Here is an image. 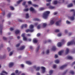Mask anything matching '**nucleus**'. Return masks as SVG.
<instances>
[{
    "mask_svg": "<svg viewBox=\"0 0 75 75\" xmlns=\"http://www.w3.org/2000/svg\"><path fill=\"white\" fill-rule=\"evenodd\" d=\"M50 13V12L46 11L43 14V17L45 19H47L48 18L49 14Z\"/></svg>",
    "mask_w": 75,
    "mask_h": 75,
    "instance_id": "1",
    "label": "nucleus"
},
{
    "mask_svg": "<svg viewBox=\"0 0 75 75\" xmlns=\"http://www.w3.org/2000/svg\"><path fill=\"white\" fill-rule=\"evenodd\" d=\"M72 44H74V45H75V42L74 40H72L71 42H68L67 44V46H69V45H72Z\"/></svg>",
    "mask_w": 75,
    "mask_h": 75,
    "instance_id": "2",
    "label": "nucleus"
},
{
    "mask_svg": "<svg viewBox=\"0 0 75 75\" xmlns=\"http://www.w3.org/2000/svg\"><path fill=\"white\" fill-rule=\"evenodd\" d=\"M21 35L22 37H23V40H24V41H27V39L26 37L25 36V34L23 33Z\"/></svg>",
    "mask_w": 75,
    "mask_h": 75,
    "instance_id": "3",
    "label": "nucleus"
},
{
    "mask_svg": "<svg viewBox=\"0 0 75 75\" xmlns=\"http://www.w3.org/2000/svg\"><path fill=\"white\" fill-rule=\"evenodd\" d=\"M0 28L1 30H0V34L1 35L2 34V29H3V25H1L0 24Z\"/></svg>",
    "mask_w": 75,
    "mask_h": 75,
    "instance_id": "4",
    "label": "nucleus"
},
{
    "mask_svg": "<svg viewBox=\"0 0 75 75\" xmlns=\"http://www.w3.org/2000/svg\"><path fill=\"white\" fill-rule=\"evenodd\" d=\"M61 20H60L58 21H57L56 23V24L57 25H59L61 24Z\"/></svg>",
    "mask_w": 75,
    "mask_h": 75,
    "instance_id": "5",
    "label": "nucleus"
},
{
    "mask_svg": "<svg viewBox=\"0 0 75 75\" xmlns=\"http://www.w3.org/2000/svg\"><path fill=\"white\" fill-rule=\"evenodd\" d=\"M25 31L26 33H28V32L32 33V32H33V30H30V29H27L25 30Z\"/></svg>",
    "mask_w": 75,
    "mask_h": 75,
    "instance_id": "6",
    "label": "nucleus"
},
{
    "mask_svg": "<svg viewBox=\"0 0 75 75\" xmlns=\"http://www.w3.org/2000/svg\"><path fill=\"white\" fill-rule=\"evenodd\" d=\"M41 69L42 70V73H44L45 72V68L44 67H41Z\"/></svg>",
    "mask_w": 75,
    "mask_h": 75,
    "instance_id": "7",
    "label": "nucleus"
},
{
    "mask_svg": "<svg viewBox=\"0 0 75 75\" xmlns=\"http://www.w3.org/2000/svg\"><path fill=\"white\" fill-rule=\"evenodd\" d=\"M67 64L64 65L60 67V69H64V68L66 67H67Z\"/></svg>",
    "mask_w": 75,
    "mask_h": 75,
    "instance_id": "8",
    "label": "nucleus"
},
{
    "mask_svg": "<svg viewBox=\"0 0 75 75\" xmlns=\"http://www.w3.org/2000/svg\"><path fill=\"white\" fill-rule=\"evenodd\" d=\"M33 28H34V26L32 25H30V30H33V32L34 31V29H33Z\"/></svg>",
    "mask_w": 75,
    "mask_h": 75,
    "instance_id": "9",
    "label": "nucleus"
},
{
    "mask_svg": "<svg viewBox=\"0 0 75 75\" xmlns=\"http://www.w3.org/2000/svg\"><path fill=\"white\" fill-rule=\"evenodd\" d=\"M14 65V63L13 62L10 63L9 64V68H11Z\"/></svg>",
    "mask_w": 75,
    "mask_h": 75,
    "instance_id": "10",
    "label": "nucleus"
},
{
    "mask_svg": "<svg viewBox=\"0 0 75 75\" xmlns=\"http://www.w3.org/2000/svg\"><path fill=\"white\" fill-rule=\"evenodd\" d=\"M73 6V4L71 3L67 5V7H71Z\"/></svg>",
    "mask_w": 75,
    "mask_h": 75,
    "instance_id": "11",
    "label": "nucleus"
},
{
    "mask_svg": "<svg viewBox=\"0 0 75 75\" xmlns=\"http://www.w3.org/2000/svg\"><path fill=\"white\" fill-rule=\"evenodd\" d=\"M15 33L16 34H19L20 33V30H16L15 31Z\"/></svg>",
    "mask_w": 75,
    "mask_h": 75,
    "instance_id": "12",
    "label": "nucleus"
},
{
    "mask_svg": "<svg viewBox=\"0 0 75 75\" xmlns=\"http://www.w3.org/2000/svg\"><path fill=\"white\" fill-rule=\"evenodd\" d=\"M72 11H73V16H75V11L74 9H71L70 11V12H72Z\"/></svg>",
    "mask_w": 75,
    "mask_h": 75,
    "instance_id": "13",
    "label": "nucleus"
},
{
    "mask_svg": "<svg viewBox=\"0 0 75 75\" xmlns=\"http://www.w3.org/2000/svg\"><path fill=\"white\" fill-rule=\"evenodd\" d=\"M25 48V46H22L20 48V50H24V49Z\"/></svg>",
    "mask_w": 75,
    "mask_h": 75,
    "instance_id": "14",
    "label": "nucleus"
},
{
    "mask_svg": "<svg viewBox=\"0 0 75 75\" xmlns=\"http://www.w3.org/2000/svg\"><path fill=\"white\" fill-rule=\"evenodd\" d=\"M30 11H33L34 12L35 11V10H34V8L32 7H31L30 8Z\"/></svg>",
    "mask_w": 75,
    "mask_h": 75,
    "instance_id": "15",
    "label": "nucleus"
},
{
    "mask_svg": "<svg viewBox=\"0 0 75 75\" xmlns=\"http://www.w3.org/2000/svg\"><path fill=\"white\" fill-rule=\"evenodd\" d=\"M54 22H55L54 21V20H51L50 22V24L51 25H52V24H54Z\"/></svg>",
    "mask_w": 75,
    "mask_h": 75,
    "instance_id": "16",
    "label": "nucleus"
},
{
    "mask_svg": "<svg viewBox=\"0 0 75 75\" xmlns=\"http://www.w3.org/2000/svg\"><path fill=\"white\" fill-rule=\"evenodd\" d=\"M64 52V50H62L58 52L59 55H61V54H62V53Z\"/></svg>",
    "mask_w": 75,
    "mask_h": 75,
    "instance_id": "17",
    "label": "nucleus"
},
{
    "mask_svg": "<svg viewBox=\"0 0 75 75\" xmlns=\"http://www.w3.org/2000/svg\"><path fill=\"white\" fill-rule=\"evenodd\" d=\"M62 45L61 44V42H59L58 43L57 46L59 47H61Z\"/></svg>",
    "mask_w": 75,
    "mask_h": 75,
    "instance_id": "18",
    "label": "nucleus"
},
{
    "mask_svg": "<svg viewBox=\"0 0 75 75\" xmlns=\"http://www.w3.org/2000/svg\"><path fill=\"white\" fill-rule=\"evenodd\" d=\"M69 50L68 48H67L66 50V54H68L69 52Z\"/></svg>",
    "mask_w": 75,
    "mask_h": 75,
    "instance_id": "19",
    "label": "nucleus"
},
{
    "mask_svg": "<svg viewBox=\"0 0 75 75\" xmlns=\"http://www.w3.org/2000/svg\"><path fill=\"white\" fill-rule=\"evenodd\" d=\"M26 64H28V65H31L32 64V63L31 62L29 61H27L26 62Z\"/></svg>",
    "mask_w": 75,
    "mask_h": 75,
    "instance_id": "20",
    "label": "nucleus"
},
{
    "mask_svg": "<svg viewBox=\"0 0 75 75\" xmlns=\"http://www.w3.org/2000/svg\"><path fill=\"white\" fill-rule=\"evenodd\" d=\"M64 0H59L58 2V3H64Z\"/></svg>",
    "mask_w": 75,
    "mask_h": 75,
    "instance_id": "21",
    "label": "nucleus"
},
{
    "mask_svg": "<svg viewBox=\"0 0 75 75\" xmlns=\"http://www.w3.org/2000/svg\"><path fill=\"white\" fill-rule=\"evenodd\" d=\"M33 42L34 43H37V42L38 41H37V40L36 39H34L33 40Z\"/></svg>",
    "mask_w": 75,
    "mask_h": 75,
    "instance_id": "22",
    "label": "nucleus"
},
{
    "mask_svg": "<svg viewBox=\"0 0 75 75\" xmlns=\"http://www.w3.org/2000/svg\"><path fill=\"white\" fill-rule=\"evenodd\" d=\"M35 21H40V19L38 18H35L34 19Z\"/></svg>",
    "mask_w": 75,
    "mask_h": 75,
    "instance_id": "23",
    "label": "nucleus"
},
{
    "mask_svg": "<svg viewBox=\"0 0 75 75\" xmlns=\"http://www.w3.org/2000/svg\"><path fill=\"white\" fill-rule=\"evenodd\" d=\"M57 48L55 46H53L52 48V50L53 51H55L56 50Z\"/></svg>",
    "mask_w": 75,
    "mask_h": 75,
    "instance_id": "24",
    "label": "nucleus"
},
{
    "mask_svg": "<svg viewBox=\"0 0 75 75\" xmlns=\"http://www.w3.org/2000/svg\"><path fill=\"white\" fill-rule=\"evenodd\" d=\"M67 58L69 59H73V58H72V57L70 56H68Z\"/></svg>",
    "mask_w": 75,
    "mask_h": 75,
    "instance_id": "25",
    "label": "nucleus"
},
{
    "mask_svg": "<svg viewBox=\"0 0 75 75\" xmlns=\"http://www.w3.org/2000/svg\"><path fill=\"white\" fill-rule=\"evenodd\" d=\"M74 16H74V15H73V16H71L70 18L71 20H74Z\"/></svg>",
    "mask_w": 75,
    "mask_h": 75,
    "instance_id": "26",
    "label": "nucleus"
},
{
    "mask_svg": "<svg viewBox=\"0 0 75 75\" xmlns=\"http://www.w3.org/2000/svg\"><path fill=\"white\" fill-rule=\"evenodd\" d=\"M23 1V0H19L17 2V4H18L19 3H20L21 2V1Z\"/></svg>",
    "mask_w": 75,
    "mask_h": 75,
    "instance_id": "27",
    "label": "nucleus"
},
{
    "mask_svg": "<svg viewBox=\"0 0 75 75\" xmlns=\"http://www.w3.org/2000/svg\"><path fill=\"white\" fill-rule=\"evenodd\" d=\"M53 70H50V71H49V74L50 75H51V74H52V73H53Z\"/></svg>",
    "mask_w": 75,
    "mask_h": 75,
    "instance_id": "28",
    "label": "nucleus"
},
{
    "mask_svg": "<svg viewBox=\"0 0 75 75\" xmlns=\"http://www.w3.org/2000/svg\"><path fill=\"white\" fill-rule=\"evenodd\" d=\"M55 62L56 64H58V63H59V61L58 60H56L55 61Z\"/></svg>",
    "mask_w": 75,
    "mask_h": 75,
    "instance_id": "29",
    "label": "nucleus"
},
{
    "mask_svg": "<svg viewBox=\"0 0 75 75\" xmlns=\"http://www.w3.org/2000/svg\"><path fill=\"white\" fill-rule=\"evenodd\" d=\"M11 15V13H9L7 15L8 17L9 18L10 17Z\"/></svg>",
    "mask_w": 75,
    "mask_h": 75,
    "instance_id": "30",
    "label": "nucleus"
},
{
    "mask_svg": "<svg viewBox=\"0 0 75 75\" xmlns=\"http://www.w3.org/2000/svg\"><path fill=\"white\" fill-rule=\"evenodd\" d=\"M39 49H40V46H38L36 50V52H38V51L39 50Z\"/></svg>",
    "mask_w": 75,
    "mask_h": 75,
    "instance_id": "31",
    "label": "nucleus"
},
{
    "mask_svg": "<svg viewBox=\"0 0 75 75\" xmlns=\"http://www.w3.org/2000/svg\"><path fill=\"white\" fill-rule=\"evenodd\" d=\"M46 26H47V23H44L43 24V27H45Z\"/></svg>",
    "mask_w": 75,
    "mask_h": 75,
    "instance_id": "32",
    "label": "nucleus"
},
{
    "mask_svg": "<svg viewBox=\"0 0 75 75\" xmlns=\"http://www.w3.org/2000/svg\"><path fill=\"white\" fill-rule=\"evenodd\" d=\"M26 18H29V16L28 15V13L26 14Z\"/></svg>",
    "mask_w": 75,
    "mask_h": 75,
    "instance_id": "33",
    "label": "nucleus"
},
{
    "mask_svg": "<svg viewBox=\"0 0 75 75\" xmlns=\"http://www.w3.org/2000/svg\"><path fill=\"white\" fill-rule=\"evenodd\" d=\"M49 8L50 9H53V8H54V7H53L52 6H50L49 7Z\"/></svg>",
    "mask_w": 75,
    "mask_h": 75,
    "instance_id": "34",
    "label": "nucleus"
},
{
    "mask_svg": "<svg viewBox=\"0 0 75 75\" xmlns=\"http://www.w3.org/2000/svg\"><path fill=\"white\" fill-rule=\"evenodd\" d=\"M23 11H28V8H25L23 10Z\"/></svg>",
    "mask_w": 75,
    "mask_h": 75,
    "instance_id": "35",
    "label": "nucleus"
},
{
    "mask_svg": "<svg viewBox=\"0 0 75 75\" xmlns=\"http://www.w3.org/2000/svg\"><path fill=\"white\" fill-rule=\"evenodd\" d=\"M58 3V2L57 1H54L53 4H57Z\"/></svg>",
    "mask_w": 75,
    "mask_h": 75,
    "instance_id": "36",
    "label": "nucleus"
},
{
    "mask_svg": "<svg viewBox=\"0 0 75 75\" xmlns=\"http://www.w3.org/2000/svg\"><path fill=\"white\" fill-rule=\"evenodd\" d=\"M40 28H41V25H39L37 26V28L38 29H40Z\"/></svg>",
    "mask_w": 75,
    "mask_h": 75,
    "instance_id": "37",
    "label": "nucleus"
},
{
    "mask_svg": "<svg viewBox=\"0 0 75 75\" xmlns=\"http://www.w3.org/2000/svg\"><path fill=\"white\" fill-rule=\"evenodd\" d=\"M44 10V8H40L39 9L40 11H41V10Z\"/></svg>",
    "mask_w": 75,
    "mask_h": 75,
    "instance_id": "38",
    "label": "nucleus"
},
{
    "mask_svg": "<svg viewBox=\"0 0 75 75\" xmlns=\"http://www.w3.org/2000/svg\"><path fill=\"white\" fill-rule=\"evenodd\" d=\"M55 33H58V32H59V30L58 29H56L55 30Z\"/></svg>",
    "mask_w": 75,
    "mask_h": 75,
    "instance_id": "39",
    "label": "nucleus"
},
{
    "mask_svg": "<svg viewBox=\"0 0 75 75\" xmlns=\"http://www.w3.org/2000/svg\"><path fill=\"white\" fill-rule=\"evenodd\" d=\"M40 67H38L37 68L36 71H39L40 70Z\"/></svg>",
    "mask_w": 75,
    "mask_h": 75,
    "instance_id": "40",
    "label": "nucleus"
},
{
    "mask_svg": "<svg viewBox=\"0 0 75 75\" xmlns=\"http://www.w3.org/2000/svg\"><path fill=\"white\" fill-rule=\"evenodd\" d=\"M33 7H38V6L36 4H33Z\"/></svg>",
    "mask_w": 75,
    "mask_h": 75,
    "instance_id": "41",
    "label": "nucleus"
},
{
    "mask_svg": "<svg viewBox=\"0 0 75 75\" xmlns=\"http://www.w3.org/2000/svg\"><path fill=\"white\" fill-rule=\"evenodd\" d=\"M70 74H71L72 75L74 74V72L73 71H71L70 72Z\"/></svg>",
    "mask_w": 75,
    "mask_h": 75,
    "instance_id": "42",
    "label": "nucleus"
},
{
    "mask_svg": "<svg viewBox=\"0 0 75 75\" xmlns=\"http://www.w3.org/2000/svg\"><path fill=\"white\" fill-rule=\"evenodd\" d=\"M20 45V43H18L16 45V47H19Z\"/></svg>",
    "mask_w": 75,
    "mask_h": 75,
    "instance_id": "43",
    "label": "nucleus"
},
{
    "mask_svg": "<svg viewBox=\"0 0 75 75\" xmlns=\"http://www.w3.org/2000/svg\"><path fill=\"white\" fill-rule=\"evenodd\" d=\"M66 23L68 24H71V22H70L68 21H67Z\"/></svg>",
    "mask_w": 75,
    "mask_h": 75,
    "instance_id": "44",
    "label": "nucleus"
},
{
    "mask_svg": "<svg viewBox=\"0 0 75 75\" xmlns=\"http://www.w3.org/2000/svg\"><path fill=\"white\" fill-rule=\"evenodd\" d=\"M53 68L54 69L55 68H57V66L56 65V64H54L53 65Z\"/></svg>",
    "mask_w": 75,
    "mask_h": 75,
    "instance_id": "45",
    "label": "nucleus"
},
{
    "mask_svg": "<svg viewBox=\"0 0 75 75\" xmlns=\"http://www.w3.org/2000/svg\"><path fill=\"white\" fill-rule=\"evenodd\" d=\"M10 8L11 10H13L14 9V7H12V6H10Z\"/></svg>",
    "mask_w": 75,
    "mask_h": 75,
    "instance_id": "46",
    "label": "nucleus"
},
{
    "mask_svg": "<svg viewBox=\"0 0 75 75\" xmlns=\"http://www.w3.org/2000/svg\"><path fill=\"white\" fill-rule=\"evenodd\" d=\"M46 6H51V3H48L46 4Z\"/></svg>",
    "mask_w": 75,
    "mask_h": 75,
    "instance_id": "47",
    "label": "nucleus"
},
{
    "mask_svg": "<svg viewBox=\"0 0 75 75\" xmlns=\"http://www.w3.org/2000/svg\"><path fill=\"white\" fill-rule=\"evenodd\" d=\"M25 3H26V1H25V2H23L22 3V5L23 6H25Z\"/></svg>",
    "mask_w": 75,
    "mask_h": 75,
    "instance_id": "48",
    "label": "nucleus"
},
{
    "mask_svg": "<svg viewBox=\"0 0 75 75\" xmlns=\"http://www.w3.org/2000/svg\"><path fill=\"white\" fill-rule=\"evenodd\" d=\"M41 35V34L40 33H38L37 35V37H39V36H40Z\"/></svg>",
    "mask_w": 75,
    "mask_h": 75,
    "instance_id": "49",
    "label": "nucleus"
},
{
    "mask_svg": "<svg viewBox=\"0 0 75 75\" xmlns=\"http://www.w3.org/2000/svg\"><path fill=\"white\" fill-rule=\"evenodd\" d=\"M68 70H66V71H65L64 73L63 74V75H65L66 73H67V72Z\"/></svg>",
    "mask_w": 75,
    "mask_h": 75,
    "instance_id": "50",
    "label": "nucleus"
},
{
    "mask_svg": "<svg viewBox=\"0 0 75 75\" xmlns=\"http://www.w3.org/2000/svg\"><path fill=\"white\" fill-rule=\"evenodd\" d=\"M62 35L61 33H59L57 35L58 37H60V36H61Z\"/></svg>",
    "mask_w": 75,
    "mask_h": 75,
    "instance_id": "51",
    "label": "nucleus"
},
{
    "mask_svg": "<svg viewBox=\"0 0 75 75\" xmlns=\"http://www.w3.org/2000/svg\"><path fill=\"white\" fill-rule=\"evenodd\" d=\"M23 25L24 27H25V28H26V27H27V24H25V25Z\"/></svg>",
    "mask_w": 75,
    "mask_h": 75,
    "instance_id": "52",
    "label": "nucleus"
},
{
    "mask_svg": "<svg viewBox=\"0 0 75 75\" xmlns=\"http://www.w3.org/2000/svg\"><path fill=\"white\" fill-rule=\"evenodd\" d=\"M28 4H31V1H29L28 2Z\"/></svg>",
    "mask_w": 75,
    "mask_h": 75,
    "instance_id": "53",
    "label": "nucleus"
},
{
    "mask_svg": "<svg viewBox=\"0 0 75 75\" xmlns=\"http://www.w3.org/2000/svg\"><path fill=\"white\" fill-rule=\"evenodd\" d=\"M3 40H7V38L5 37H3Z\"/></svg>",
    "mask_w": 75,
    "mask_h": 75,
    "instance_id": "54",
    "label": "nucleus"
},
{
    "mask_svg": "<svg viewBox=\"0 0 75 75\" xmlns=\"http://www.w3.org/2000/svg\"><path fill=\"white\" fill-rule=\"evenodd\" d=\"M7 50H8V52H9V51H10V50H11V49H10L9 47H8L7 48Z\"/></svg>",
    "mask_w": 75,
    "mask_h": 75,
    "instance_id": "55",
    "label": "nucleus"
},
{
    "mask_svg": "<svg viewBox=\"0 0 75 75\" xmlns=\"http://www.w3.org/2000/svg\"><path fill=\"white\" fill-rule=\"evenodd\" d=\"M13 54V52H11L9 54V56H11Z\"/></svg>",
    "mask_w": 75,
    "mask_h": 75,
    "instance_id": "56",
    "label": "nucleus"
},
{
    "mask_svg": "<svg viewBox=\"0 0 75 75\" xmlns=\"http://www.w3.org/2000/svg\"><path fill=\"white\" fill-rule=\"evenodd\" d=\"M15 72L16 73V74H18V70H16Z\"/></svg>",
    "mask_w": 75,
    "mask_h": 75,
    "instance_id": "57",
    "label": "nucleus"
},
{
    "mask_svg": "<svg viewBox=\"0 0 75 75\" xmlns=\"http://www.w3.org/2000/svg\"><path fill=\"white\" fill-rule=\"evenodd\" d=\"M54 57L55 58H58V55H57V54H55V55Z\"/></svg>",
    "mask_w": 75,
    "mask_h": 75,
    "instance_id": "58",
    "label": "nucleus"
},
{
    "mask_svg": "<svg viewBox=\"0 0 75 75\" xmlns=\"http://www.w3.org/2000/svg\"><path fill=\"white\" fill-rule=\"evenodd\" d=\"M10 30L11 31H13V30H14V28H10Z\"/></svg>",
    "mask_w": 75,
    "mask_h": 75,
    "instance_id": "59",
    "label": "nucleus"
},
{
    "mask_svg": "<svg viewBox=\"0 0 75 75\" xmlns=\"http://www.w3.org/2000/svg\"><path fill=\"white\" fill-rule=\"evenodd\" d=\"M46 53L47 54H49V50H47L46 51Z\"/></svg>",
    "mask_w": 75,
    "mask_h": 75,
    "instance_id": "60",
    "label": "nucleus"
},
{
    "mask_svg": "<svg viewBox=\"0 0 75 75\" xmlns=\"http://www.w3.org/2000/svg\"><path fill=\"white\" fill-rule=\"evenodd\" d=\"M2 15L3 16H4V15H5V11H4V12H3L2 13Z\"/></svg>",
    "mask_w": 75,
    "mask_h": 75,
    "instance_id": "61",
    "label": "nucleus"
},
{
    "mask_svg": "<svg viewBox=\"0 0 75 75\" xmlns=\"http://www.w3.org/2000/svg\"><path fill=\"white\" fill-rule=\"evenodd\" d=\"M46 1L47 2H50V1H51V0H46Z\"/></svg>",
    "mask_w": 75,
    "mask_h": 75,
    "instance_id": "62",
    "label": "nucleus"
},
{
    "mask_svg": "<svg viewBox=\"0 0 75 75\" xmlns=\"http://www.w3.org/2000/svg\"><path fill=\"white\" fill-rule=\"evenodd\" d=\"M65 34H66V33H68V31H67V30H65Z\"/></svg>",
    "mask_w": 75,
    "mask_h": 75,
    "instance_id": "63",
    "label": "nucleus"
},
{
    "mask_svg": "<svg viewBox=\"0 0 75 75\" xmlns=\"http://www.w3.org/2000/svg\"><path fill=\"white\" fill-rule=\"evenodd\" d=\"M21 66L22 68H23V67H24V65H23V64H21Z\"/></svg>",
    "mask_w": 75,
    "mask_h": 75,
    "instance_id": "64",
    "label": "nucleus"
}]
</instances>
